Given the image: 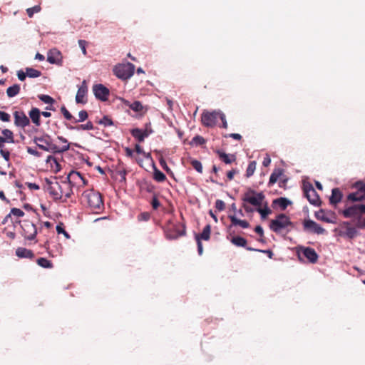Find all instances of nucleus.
<instances>
[{
	"instance_id": "obj_1",
	"label": "nucleus",
	"mask_w": 365,
	"mask_h": 365,
	"mask_svg": "<svg viewBox=\"0 0 365 365\" xmlns=\"http://www.w3.org/2000/svg\"><path fill=\"white\" fill-rule=\"evenodd\" d=\"M269 227L272 232L278 234L289 227H293L294 223L286 214L279 213L270 220Z\"/></svg>"
},
{
	"instance_id": "obj_2",
	"label": "nucleus",
	"mask_w": 365,
	"mask_h": 365,
	"mask_svg": "<svg viewBox=\"0 0 365 365\" xmlns=\"http://www.w3.org/2000/svg\"><path fill=\"white\" fill-rule=\"evenodd\" d=\"M265 195L263 192H257L251 187L247 190L242 197L243 202L250 204L257 207L263 205Z\"/></svg>"
},
{
	"instance_id": "obj_3",
	"label": "nucleus",
	"mask_w": 365,
	"mask_h": 365,
	"mask_svg": "<svg viewBox=\"0 0 365 365\" xmlns=\"http://www.w3.org/2000/svg\"><path fill=\"white\" fill-rule=\"evenodd\" d=\"M113 73L121 80H128L134 74L135 66L131 63H120L113 68Z\"/></svg>"
},
{
	"instance_id": "obj_4",
	"label": "nucleus",
	"mask_w": 365,
	"mask_h": 365,
	"mask_svg": "<svg viewBox=\"0 0 365 365\" xmlns=\"http://www.w3.org/2000/svg\"><path fill=\"white\" fill-rule=\"evenodd\" d=\"M34 142L40 149L46 152L56 153L57 145L52 143L51 138L48 135L36 137L34 139Z\"/></svg>"
},
{
	"instance_id": "obj_5",
	"label": "nucleus",
	"mask_w": 365,
	"mask_h": 365,
	"mask_svg": "<svg viewBox=\"0 0 365 365\" xmlns=\"http://www.w3.org/2000/svg\"><path fill=\"white\" fill-rule=\"evenodd\" d=\"M297 256L300 261L302 260V257L307 259V260L312 264L317 262L319 255L314 249L310 247L300 246L298 247Z\"/></svg>"
},
{
	"instance_id": "obj_6",
	"label": "nucleus",
	"mask_w": 365,
	"mask_h": 365,
	"mask_svg": "<svg viewBox=\"0 0 365 365\" xmlns=\"http://www.w3.org/2000/svg\"><path fill=\"white\" fill-rule=\"evenodd\" d=\"M356 192H351L347 195V200L351 202H362L365 200V183L359 180L354 184Z\"/></svg>"
},
{
	"instance_id": "obj_7",
	"label": "nucleus",
	"mask_w": 365,
	"mask_h": 365,
	"mask_svg": "<svg viewBox=\"0 0 365 365\" xmlns=\"http://www.w3.org/2000/svg\"><path fill=\"white\" fill-rule=\"evenodd\" d=\"M302 226L303 230L306 232L317 235H324L327 232L326 230L324 229L319 224L309 218L304 220L302 222Z\"/></svg>"
},
{
	"instance_id": "obj_8",
	"label": "nucleus",
	"mask_w": 365,
	"mask_h": 365,
	"mask_svg": "<svg viewBox=\"0 0 365 365\" xmlns=\"http://www.w3.org/2000/svg\"><path fill=\"white\" fill-rule=\"evenodd\" d=\"M22 235L28 240H33L37 235L36 225L29 220H24L21 224Z\"/></svg>"
},
{
	"instance_id": "obj_9",
	"label": "nucleus",
	"mask_w": 365,
	"mask_h": 365,
	"mask_svg": "<svg viewBox=\"0 0 365 365\" xmlns=\"http://www.w3.org/2000/svg\"><path fill=\"white\" fill-rule=\"evenodd\" d=\"M88 205L92 209H101L103 206L102 197L99 192L90 191L85 194Z\"/></svg>"
},
{
	"instance_id": "obj_10",
	"label": "nucleus",
	"mask_w": 365,
	"mask_h": 365,
	"mask_svg": "<svg viewBox=\"0 0 365 365\" xmlns=\"http://www.w3.org/2000/svg\"><path fill=\"white\" fill-rule=\"evenodd\" d=\"M218 112L219 110H215L211 112L204 111L201 115L202 124L206 127L215 126L217 122V118L219 115Z\"/></svg>"
},
{
	"instance_id": "obj_11",
	"label": "nucleus",
	"mask_w": 365,
	"mask_h": 365,
	"mask_svg": "<svg viewBox=\"0 0 365 365\" xmlns=\"http://www.w3.org/2000/svg\"><path fill=\"white\" fill-rule=\"evenodd\" d=\"M93 91L96 98L105 101L108 99L109 90L102 84H96L93 87Z\"/></svg>"
},
{
	"instance_id": "obj_12",
	"label": "nucleus",
	"mask_w": 365,
	"mask_h": 365,
	"mask_svg": "<svg viewBox=\"0 0 365 365\" xmlns=\"http://www.w3.org/2000/svg\"><path fill=\"white\" fill-rule=\"evenodd\" d=\"M186 233V227L185 225H182V229L180 230L177 225L173 226V229L170 230H165L166 237L169 240H175L180 236L185 235Z\"/></svg>"
},
{
	"instance_id": "obj_13",
	"label": "nucleus",
	"mask_w": 365,
	"mask_h": 365,
	"mask_svg": "<svg viewBox=\"0 0 365 365\" xmlns=\"http://www.w3.org/2000/svg\"><path fill=\"white\" fill-rule=\"evenodd\" d=\"M135 149L138 154H143L145 155L146 160L150 162V165H152V167L154 170V179L156 181L160 182V170L157 168L156 165L153 163V159L151 158L150 155L146 154L145 152H143L142 148L138 144L135 145Z\"/></svg>"
},
{
	"instance_id": "obj_14",
	"label": "nucleus",
	"mask_w": 365,
	"mask_h": 365,
	"mask_svg": "<svg viewBox=\"0 0 365 365\" xmlns=\"http://www.w3.org/2000/svg\"><path fill=\"white\" fill-rule=\"evenodd\" d=\"M14 115V123L16 126L24 128L29 125L30 120L24 112L16 111Z\"/></svg>"
},
{
	"instance_id": "obj_15",
	"label": "nucleus",
	"mask_w": 365,
	"mask_h": 365,
	"mask_svg": "<svg viewBox=\"0 0 365 365\" xmlns=\"http://www.w3.org/2000/svg\"><path fill=\"white\" fill-rule=\"evenodd\" d=\"M47 61L51 64L61 65L62 57L61 52L56 48L51 49L47 54Z\"/></svg>"
},
{
	"instance_id": "obj_16",
	"label": "nucleus",
	"mask_w": 365,
	"mask_h": 365,
	"mask_svg": "<svg viewBox=\"0 0 365 365\" xmlns=\"http://www.w3.org/2000/svg\"><path fill=\"white\" fill-rule=\"evenodd\" d=\"M231 224L227 227V230H230L232 227L240 226L243 229L250 227V223L245 220H241L237 217L236 215H229Z\"/></svg>"
},
{
	"instance_id": "obj_17",
	"label": "nucleus",
	"mask_w": 365,
	"mask_h": 365,
	"mask_svg": "<svg viewBox=\"0 0 365 365\" xmlns=\"http://www.w3.org/2000/svg\"><path fill=\"white\" fill-rule=\"evenodd\" d=\"M130 133L139 143H141L152 133V130H148V128L144 130L140 128H133L131 130Z\"/></svg>"
},
{
	"instance_id": "obj_18",
	"label": "nucleus",
	"mask_w": 365,
	"mask_h": 365,
	"mask_svg": "<svg viewBox=\"0 0 365 365\" xmlns=\"http://www.w3.org/2000/svg\"><path fill=\"white\" fill-rule=\"evenodd\" d=\"M88 92V87L86 84V81L83 80L82 81L81 86L78 88L76 96V101L77 103H85L84 98Z\"/></svg>"
},
{
	"instance_id": "obj_19",
	"label": "nucleus",
	"mask_w": 365,
	"mask_h": 365,
	"mask_svg": "<svg viewBox=\"0 0 365 365\" xmlns=\"http://www.w3.org/2000/svg\"><path fill=\"white\" fill-rule=\"evenodd\" d=\"M47 182L50 184L48 187V191L49 194L53 197V200H57L61 199V192H58V190H61V185L59 183L56 182L54 184H52L48 180H47Z\"/></svg>"
},
{
	"instance_id": "obj_20",
	"label": "nucleus",
	"mask_w": 365,
	"mask_h": 365,
	"mask_svg": "<svg viewBox=\"0 0 365 365\" xmlns=\"http://www.w3.org/2000/svg\"><path fill=\"white\" fill-rule=\"evenodd\" d=\"M219 158L225 164H231L236 160V156L234 154H227L221 149H217L215 151Z\"/></svg>"
},
{
	"instance_id": "obj_21",
	"label": "nucleus",
	"mask_w": 365,
	"mask_h": 365,
	"mask_svg": "<svg viewBox=\"0 0 365 365\" xmlns=\"http://www.w3.org/2000/svg\"><path fill=\"white\" fill-rule=\"evenodd\" d=\"M292 202L285 197H280L274 199L272 201V207L278 206L282 210H285L287 207L290 205Z\"/></svg>"
},
{
	"instance_id": "obj_22",
	"label": "nucleus",
	"mask_w": 365,
	"mask_h": 365,
	"mask_svg": "<svg viewBox=\"0 0 365 365\" xmlns=\"http://www.w3.org/2000/svg\"><path fill=\"white\" fill-rule=\"evenodd\" d=\"M343 197V194L339 187H334L331 190V195L329 197V202L332 205H336Z\"/></svg>"
},
{
	"instance_id": "obj_23",
	"label": "nucleus",
	"mask_w": 365,
	"mask_h": 365,
	"mask_svg": "<svg viewBox=\"0 0 365 365\" xmlns=\"http://www.w3.org/2000/svg\"><path fill=\"white\" fill-rule=\"evenodd\" d=\"M343 216L346 218L359 216L358 204L346 207L341 211Z\"/></svg>"
},
{
	"instance_id": "obj_24",
	"label": "nucleus",
	"mask_w": 365,
	"mask_h": 365,
	"mask_svg": "<svg viewBox=\"0 0 365 365\" xmlns=\"http://www.w3.org/2000/svg\"><path fill=\"white\" fill-rule=\"evenodd\" d=\"M309 202L314 206L319 207L322 204L319 195L315 190L305 195Z\"/></svg>"
},
{
	"instance_id": "obj_25",
	"label": "nucleus",
	"mask_w": 365,
	"mask_h": 365,
	"mask_svg": "<svg viewBox=\"0 0 365 365\" xmlns=\"http://www.w3.org/2000/svg\"><path fill=\"white\" fill-rule=\"evenodd\" d=\"M359 235L355 227H349L344 231H340L339 235L344 237H346L349 240L355 238Z\"/></svg>"
},
{
	"instance_id": "obj_26",
	"label": "nucleus",
	"mask_w": 365,
	"mask_h": 365,
	"mask_svg": "<svg viewBox=\"0 0 365 365\" xmlns=\"http://www.w3.org/2000/svg\"><path fill=\"white\" fill-rule=\"evenodd\" d=\"M264 207L262 208L260 207H257L255 211H257L260 217L262 220H266L269 215L272 214V210L269 207L267 202L264 203Z\"/></svg>"
},
{
	"instance_id": "obj_27",
	"label": "nucleus",
	"mask_w": 365,
	"mask_h": 365,
	"mask_svg": "<svg viewBox=\"0 0 365 365\" xmlns=\"http://www.w3.org/2000/svg\"><path fill=\"white\" fill-rule=\"evenodd\" d=\"M29 117L31 119L32 122L36 126H39L40 124H41V122H40V115H41L40 110L38 108H33L29 111Z\"/></svg>"
},
{
	"instance_id": "obj_28",
	"label": "nucleus",
	"mask_w": 365,
	"mask_h": 365,
	"mask_svg": "<svg viewBox=\"0 0 365 365\" xmlns=\"http://www.w3.org/2000/svg\"><path fill=\"white\" fill-rule=\"evenodd\" d=\"M284 170L282 168H276L274 170L272 173L270 175L268 185L271 186L276 183L279 177L283 175Z\"/></svg>"
},
{
	"instance_id": "obj_29",
	"label": "nucleus",
	"mask_w": 365,
	"mask_h": 365,
	"mask_svg": "<svg viewBox=\"0 0 365 365\" xmlns=\"http://www.w3.org/2000/svg\"><path fill=\"white\" fill-rule=\"evenodd\" d=\"M16 255L20 258L31 259L34 257V253L32 251L24 247L17 248L16 250Z\"/></svg>"
},
{
	"instance_id": "obj_30",
	"label": "nucleus",
	"mask_w": 365,
	"mask_h": 365,
	"mask_svg": "<svg viewBox=\"0 0 365 365\" xmlns=\"http://www.w3.org/2000/svg\"><path fill=\"white\" fill-rule=\"evenodd\" d=\"M230 242L235 245V246L237 247H244L246 249L247 247V241L245 238H244L243 237H241V236H239V235H236V236H234Z\"/></svg>"
},
{
	"instance_id": "obj_31",
	"label": "nucleus",
	"mask_w": 365,
	"mask_h": 365,
	"mask_svg": "<svg viewBox=\"0 0 365 365\" xmlns=\"http://www.w3.org/2000/svg\"><path fill=\"white\" fill-rule=\"evenodd\" d=\"M210 232H211V226H210V225L208 224L205 226L201 234H200V235L195 234V238L200 237V240H204L206 241L209 240L210 238Z\"/></svg>"
},
{
	"instance_id": "obj_32",
	"label": "nucleus",
	"mask_w": 365,
	"mask_h": 365,
	"mask_svg": "<svg viewBox=\"0 0 365 365\" xmlns=\"http://www.w3.org/2000/svg\"><path fill=\"white\" fill-rule=\"evenodd\" d=\"M314 216L319 220H322V221L327 222V223H334V221L333 220L328 217L325 215L324 210L323 209H320L319 211L315 212Z\"/></svg>"
},
{
	"instance_id": "obj_33",
	"label": "nucleus",
	"mask_w": 365,
	"mask_h": 365,
	"mask_svg": "<svg viewBox=\"0 0 365 365\" xmlns=\"http://www.w3.org/2000/svg\"><path fill=\"white\" fill-rule=\"evenodd\" d=\"M67 128L70 130H91L93 129V125L91 121L87 122L86 124H81L77 126L68 125Z\"/></svg>"
},
{
	"instance_id": "obj_34",
	"label": "nucleus",
	"mask_w": 365,
	"mask_h": 365,
	"mask_svg": "<svg viewBox=\"0 0 365 365\" xmlns=\"http://www.w3.org/2000/svg\"><path fill=\"white\" fill-rule=\"evenodd\" d=\"M20 91V86L18 84H14L6 90V94L9 98L16 96Z\"/></svg>"
},
{
	"instance_id": "obj_35",
	"label": "nucleus",
	"mask_w": 365,
	"mask_h": 365,
	"mask_svg": "<svg viewBox=\"0 0 365 365\" xmlns=\"http://www.w3.org/2000/svg\"><path fill=\"white\" fill-rule=\"evenodd\" d=\"M26 75L29 78H38L41 76V72L38 70L34 69L33 68L27 67L25 68Z\"/></svg>"
},
{
	"instance_id": "obj_36",
	"label": "nucleus",
	"mask_w": 365,
	"mask_h": 365,
	"mask_svg": "<svg viewBox=\"0 0 365 365\" xmlns=\"http://www.w3.org/2000/svg\"><path fill=\"white\" fill-rule=\"evenodd\" d=\"M256 165H257V163L255 160L250 162V163L248 164L247 170H246L245 175L247 178H250L251 176L253 175L255 170L256 169Z\"/></svg>"
},
{
	"instance_id": "obj_37",
	"label": "nucleus",
	"mask_w": 365,
	"mask_h": 365,
	"mask_svg": "<svg viewBox=\"0 0 365 365\" xmlns=\"http://www.w3.org/2000/svg\"><path fill=\"white\" fill-rule=\"evenodd\" d=\"M204 143H205V139L199 135L194 136L191 142L190 143L191 145H202Z\"/></svg>"
},
{
	"instance_id": "obj_38",
	"label": "nucleus",
	"mask_w": 365,
	"mask_h": 365,
	"mask_svg": "<svg viewBox=\"0 0 365 365\" xmlns=\"http://www.w3.org/2000/svg\"><path fill=\"white\" fill-rule=\"evenodd\" d=\"M37 264L43 268H51L52 263L46 258L41 257L37 259Z\"/></svg>"
},
{
	"instance_id": "obj_39",
	"label": "nucleus",
	"mask_w": 365,
	"mask_h": 365,
	"mask_svg": "<svg viewBox=\"0 0 365 365\" xmlns=\"http://www.w3.org/2000/svg\"><path fill=\"white\" fill-rule=\"evenodd\" d=\"M246 250H249V251H254V252L264 253V254L267 255V257L269 259H272L274 255V254L271 250H260V249H256V248H253V247H246Z\"/></svg>"
},
{
	"instance_id": "obj_40",
	"label": "nucleus",
	"mask_w": 365,
	"mask_h": 365,
	"mask_svg": "<svg viewBox=\"0 0 365 365\" xmlns=\"http://www.w3.org/2000/svg\"><path fill=\"white\" fill-rule=\"evenodd\" d=\"M190 163L193 168L197 172L201 173L202 172V165L200 161L196 159H192Z\"/></svg>"
},
{
	"instance_id": "obj_41",
	"label": "nucleus",
	"mask_w": 365,
	"mask_h": 365,
	"mask_svg": "<svg viewBox=\"0 0 365 365\" xmlns=\"http://www.w3.org/2000/svg\"><path fill=\"white\" fill-rule=\"evenodd\" d=\"M2 134L4 135V138H6L7 143H14V135L13 133L9 129H4L2 130Z\"/></svg>"
},
{
	"instance_id": "obj_42",
	"label": "nucleus",
	"mask_w": 365,
	"mask_h": 365,
	"mask_svg": "<svg viewBox=\"0 0 365 365\" xmlns=\"http://www.w3.org/2000/svg\"><path fill=\"white\" fill-rule=\"evenodd\" d=\"M46 163H53L56 165V173L58 172L61 169L60 165L58 163L56 158L52 155H48L46 160Z\"/></svg>"
},
{
	"instance_id": "obj_43",
	"label": "nucleus",
	"mask_w": 365,
	"mask_h": 365,
	"mask_svg": "<svg viewBox=\"0 0 365 365\" xmlns=\"http://www.w3.org/2000/svg\"><path fill=\"white\" fill-rule=\"evenodd\" d=\"M71 178H73V180H76V178H78L80 180H81L83 183L85 184V181H84V179L83 178L81 174L79 173V172H77V171H71L68 177H67V179L70 181L71 180Z\"/></svg>"
},
{
	"instance_id": "obj_44",
	"label": "nucleus",
	"mask_w": 365,
	"mask_h": 365,
	"mask_svg": "<svg viewBox=\"0 0 365 365\" xmlns=\"http://www.w3.org/2000/svg\"><path fill=\"white\" fill-rule=\"evenodd\" d=\"M38 98L43 103L47 104H52L54 102V99L48 95H38Z\"/></svg>"
},
{
	"instance_id": "obj_45",
	"label": "nucleus",
	"mask_w": 365,
	"mask_h": 365,
	"mask_svg": "<svg viewBox=\"0 0 365 365\" xmlns=\"http://www.w3.org/2000/svg\"><path fill=\"white\" fill-rule=\"evenodd\" d=\"M315 190L312 185V183L309 182H303V191L304 193V196L312 192V190Z\"/></svg>"
},
{
	"instance_id": "obj_46",
	"label": "nucleus",
	"mask_w": 365,
	"mask_h": 365,
	"mask_svg": "<svg viewBox=\"0 0 365 365\" xmlns=\"http://www.w3.org/2000/svg\"><path fill=\"white\" fill-rule=\"evenodd\" d=\"M98 124L103 125L106 127L110 126L113 125V120L109 118L108 116H103L102 119H101L98 122Z\"/></svg>"
},
{
	"instance_id": "obj_47",
	"label": "nucleus",
	"mask_w": 365,
	"mask_h": 365,
	"mask_svg": "<svg viewBox=\"0 0 365 365\" xmlns=\"http://www.w3.org/2000/svg\"><path fill=\"white\" fill-rule=\"evenodd\" d=\"M129 107L134 111H140L143 109V106L139 101H135L129 104Z\"/></svg>"
},
{
	"instance_id": "obj_48",
	"label": "nucleus",
	"mask_w": 365,
	"mask_h": 365,
	"mask_svg": "<svg viewBox=\"0 0 365 365\" xmlns=\"http://www.w3.org/2000/svg\"><path fill=\"white\" fill-rule=\"evenodd\" d=\"M88 115L87 111H86L84 110H81L78 113L79 118L78 120H75V123L83 122V121H85L88 118Z\"/></svg>"
},
{
	"instance_id": "obj_49",
	"label": "nucleus",
	"mask_w": 365,
	"mask_h": 365,
	"mask_svg": "<svg viewBox=\"0 0 365 365\" xmlns=\"http://www.w3.org/2000/svg\"><path fill=\"white\" fill-rule=\"evenodd\" d=\"M161 168H163L168 175L173 176V173L168 166L165 160L161 158Z\"/></svg>"
},
{
	"instance_id": "obj_50",
	"label": "nucleus",
	"mask_w": 365,
	"mask_h": 365,
	"mask_svg": "<svg viewBox=\"0 0 365 365\" xmlns=\"http://www.w3.org/2000/svg\"><path fill=\"white\" fill-rule=\"evenodd\" d=\"M41 10V8L39 6H35L31 8H29L26 10L27 14L29 17H31L34 13H38Z\"/></svg>"
},
{
	"instance_id": "obj_51",
	"label": "nucleus",
	"mask_w": 365,
	"mask_h": 365,
	"mask_svg": "<svg viewBox=\"0 0 365 365\" xmlns=\"http://www.w3.org/2000/svg\"><path fill=\"white\" fill-rule=\"evenodd\" d=\"M58 234H63L67 239H69L70 235L64 230L61 225H58L56 227Z\"/></svg>"
},
{
	"instance_id": "obj_52",
	"label": "nucleus",
	"mask_w": 365,
	"mask_h": 365,
	"mask_svg": "<svg viewBox=\"0 0 365 365\" xmlns=\"http://www.w3.org/2000/svg\"><path fill=\"white\" fill-rule=\"evenodd\" d=\"M218 115H219L218 117L222 120V128H227V122L225 113L222 111H221L220 110H219Z\"/></svg>"
},
{
	"instance_id": "obj_53",
	"label": "nucleus",
	"mask_w": 365,
	"mask_h": 365,
	"mask_svg": "<svg viewBox=\"0 0 365 365\" xmlns=\"http://www.w3.org/2000/svg\"><path fill=\"white\" fill-rule=\"evenodd\" d=\"M355 227L360 228V229L365 228V219L364 220H362L361 215L358 216L356 218Z\"/></svg>"
},
{
	"instance_id": "obj_54",
	"label": "nucleus",
	"mask_w": 365,
	"mask_h": 365,
	"mask_svg": "<svg viewBox=\"0 0 365 365\" xmlns=\"http://www.w3.org/2000/svg\"><path fill=\"white\" fill-rule=\"evenodd\" d=\"M215 207L218 211H222L225 207V203L222 200H217L215 201Z\"/></svg>"
},
{
	"instance_id": "obj_55",
	"label": "nucleus",
	"mask_w": 365,
	"mask_h": 365,
	"mask_svg": "<svg viewBox=\"0 0 365 365\" xmlns=\"http://www.w3.org/2000/svg\"><path fill=\"white\" fill-rule=\"evenodd\" d=\"M61 111L63 113V116L67 120H71L73 118V115L70 113V112L66 108L65 106H62L61 108Z\"/></svg>"
},
{
	"instance_id": "obj_56",
	"label": "nucleus",
	"mask_w": 365,
	"mask_h": 365,
	"mask_svg": "<svg viewBox=\"0 0 365 365\" xmlns=\"http://www.w3.org/2000/svg\"><path fill=\"white\" fill-rule=\"evenodd\" d=\"M11 214L19 217L24 215V212L21 209L15 207L11 210Z\"/></svg>"
},
{
	"instance_id": "obj_57",
	"label": "nucleus",
	"mask_w": 365,
	"mask_h": 365,
	"mask_svg": "<svg viewBox=\"0 0 365 365\" xmlns=\"http://www.w3.org/2000/svg\"><path fill=\"white\" fill-rule=\"evenodd\" d=\"M197 242V252L199 255H202L203 253V247L202 243L200 239V237L195 238Z\"/></svg>"
},
{
	"instance_id": "obj_58",
	"label": "nucleus",
	"mask_w": 365,
	"mask_h": 365,
	"mask_svg": "<svg viewBox=\"0 0 365 365\" xmlns=\"http://www.w3.org/2000/svg\"><path fill=\"white\" fill-rule=\"evenodd\" d=\"M150 217V215L149 212H142L138 215V220L140 221H148Z\"/></svg>"
},
{
	"instance_id": "obj_59",
	"label": "nucleus",
	"mask_w": 365,
	"mask_h": 365,
	"mask_svg": "<svg viewBox=\"0 0 365 365\" xmlns=\"http://www.w3.org/2000/svg\"><path fill=\"white\" fill-rule=\"evenodd\" d=\"M0 120L3 122H8L10 120V115L6 112L0 111Z\"/></svg>"
},
{
	"instance_id": "obj_60",
	"label": "nucleus",
	"mask_w": 365,
	"mask_h": 365,
	"mask_svg": "<svg viewBox=\"0 0 365 365\" xmlns=\"http://www.w3.org/2000/svg\"><path fill=\"white\" fill-rule=\"evenodd\" d=\"M78 45H79V47L81 48L83 53L84 55H86V41L84 40H79Z\"/></svg>"
},
{
	"instance_id": "obj_61",
	"label": "nucleus",
	"mask_w": 365,
	"mask_h": 365,
	"mask_svg": "<svg viewBox=\"0 0 365 365\" xmlns=\"http://www.w3.org/2000/svg\"><path fill=\"white\" fill-rule=\"evenodd\" d=\"M151 203L153 209H157L160 203L156 195H153Z\"/></svg>"
},
{
	"instance_id": "obj_62",
	"label": "nucleus",
	"mask_w": 365,
	"mask_h": 365,
	"mask_svg": "<svg viewBox=\"0 0 365 365\" xmlns=\"http://www.w3.org/2000/svg\"><path fill=\"white\" fill-rule=\"evenodd\" d=\"M254 230L260 237H263L264 236V230H263V227L260 225H257L255 227Z\"/></svg>"
},
{
	"instance_id": "obj_63",
	"label": "nucleus",
	"mask_w": 365,
	"mask_h": 365,
	"mask_svg": "<svg viewBox=\"0 0 365 365\" xmlns=\"http://www.w3.org/2000/svg\"><path fill=\"white\" fill-rule=\"evenodd\" d=\"M17 76H18V78L21 81H23L26 79V78L27 77V75H26V71H23L22 70H20L17 72Z\"/></svg>"
},
{
	"instance_id": "obj_64",
	"label": "nucleus",
	"mask_w": 365,
	"mask_h": 365,
	"mask_svg": "<svg viewBox=\"0 0 365 365\" xmlns=\"http://www.w3.org/2000/svg\"><path fill=\"white\" fill-rule=\"evenodd\" d=\"M27 152L28 153L33 155L36 157H39L41 155V153L38 152L36 150L33 149L32 148L28 147L27 148Z\"/></svg>"
}]
</instances>
